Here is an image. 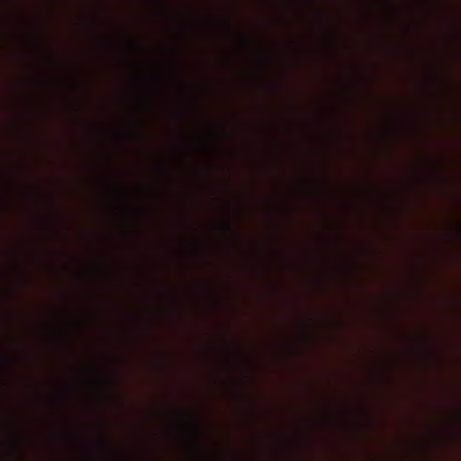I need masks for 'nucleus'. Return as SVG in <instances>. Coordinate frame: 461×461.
Returning a JSON list of instances; mask_svg holds the SVG:
<instances>
[{"instance_id": "obj_2", "label": "nucleus", "mask_w": 461, "mask_h": 461, "mask_svg": "<svg viewBox=\"0 0 461 461\" xmlns=\"http://www.w3.org/2000/svg\"><path fill=\"white\" fill-rule=\"evenodd\" d=\"M283 445H284V456H285V459L287 452H288V432H287V430L285 429V431H284V442H283Z\"/></svg>"}, {"instance_id": "obj_3", "label": "nucleus", "mask_w": 461, "mask_h": 461, "mask_svg": "<svg viewBox=\"0 0 461 461\" xmlns=\"http://www.w3.org/2000/svg\"><path fill=\"white\" fill-rule=\"evenodd\" d=\"M288 352V344L286 341H285L284 343V355H285V357L287 356V353Z\"/></svg>"}, {"instance_id": "obj_1", "label": "nucleus", "mask_w": 461, "mask_h": 461, "mask_svg": "<svg viewBox=\"0 0 461 461\" xmlns=\"http://www.w3.org/2000/svg\"><path fill=\"white\" fill-rule=\"evenodd\" d=\"M114 290H107V292H113ZM128 292V290H125ZM132 290H129L131 292ZM151 292H214L215 290H150ZM267 292H284V295L285 296L289 292V289L286 290H266Z\"/></svg>"}, {"instance_id": "obj_4", "label": "nucleus", "mask_w": 461, "mask_h": 461, "mask_svg": "<svg viewBox=\"0 0 461 461\" xmlns=\"http://www.w3.org/2000/svg\"><path fill=\"white\" fill-rule=\"evenodd\" d=\"M228 351L230 353L235 352L236 354H238L240 356V351L236 348L229 347Z\"/></svg>"}]
</instances>
